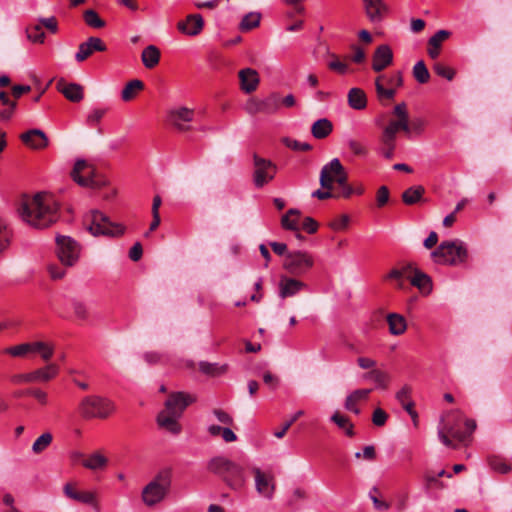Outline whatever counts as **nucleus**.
I'll return each mask as SVG.
<instances>
[{
	"instance_id": "43",
	"label": "nucleus",
	"mask_w": 512,
	"mask_h": 512,
	"mask_svg": "<svg viewBox=\"0 0 512 512\" xmlns=\"http://www.w3.org/2000/svg\"><path fill=\"white\" fill-rule=\"evenodd\" d=\"M424 194L422 186H413L403 192L402 199L405 204L412 205L420 201Z\"/></svg>"
},
{
	"instance_id": "1",
	"label": "nucleus",
	"mask_w": 512,
	"mask_h": 512,
	"mask_svg": "<svg viewBox=\"0 0 512 512\" xmlns=\"http://www.w3.org/2000/svg\"><path fill=\"white\" fill-rule=\"evenodd\" d=\"M19 218L27 225L36 228H47L59 218V205L55 198L46 192L34 196H24L17 207Z\"/></svg>"
},
{
	"instance_id": "50",
	"label": "nucleus",
	"mask_w": 512,
	"mask_h": 512,
	"mask_svg": "<svg viewBox=\"0 0 512 512\" xmlns=\"http://www.w3.org/2000/svg\"><path fill=\"white\" fill-rule=\"evenodd\" d=\"M413 75L415 79L424 84L429 80L430 74L423 61H418L413 67Z\"/></svg>"
},
{
	"instance_id": "48",
	"label": "nucleus",
	"mask_w": 512,
	"mask_h": 512,
	"mask_svg": "<svg viewBox=\"0 0 512 512\" xmlns=\"http://www.w3.org/2000/svg\"><path fill=\"white\" fill-rule=\"evenodd\" d=\"M83 18L85 23L92 28H103L105 26L104 20L100 18L98 13L93 9H88L84 11Z\"/></svg>"
},
{
	"instance_id": "41",
	"label": "nucleus",
	"mask_w": 512,
	"mask_h": 512,
	"mask_svg": "<svg viewBox=\"0 0 512 512\" xmlns=\"http://www.w3.org/2000/svg\"><path fill=\"white\" fill-rule=\"evenodd\" d=\"M261 13L249 12L245 14L239 24V30L242 32H248L260 25Z\"/></svg>"
},
{
	"instance_id": "42",
	"label": "nucleus",
	"mask_w": 512,
	"mask_h": 512,
	"mask_svg": "<svg viewBox=\"0 0 512 512\" xmlns=\"http://www.w3.org/2000/svg\"><path fill=\"white\" fill-rule=\"evenodd\" d=\"M31 353H39L44 361H48L54 354V346L48 342H31Z\"/></svg>"
},
{
	"instance_id": "58",
	"label": "nucleus",
	"mask_w": 512,
	"mask_h": 512,
	"mask_svg": "<svg viewBox=\"0 0 512 512\" xmlns=\"http://www.w3.org/2000/svg\"><path fill=\"white\" fill-rule=\"evenodd\" d=\"M349 222H350L349 216L346 214H343V215L339 216L338 218H335L334 220H332L330 222L329 226L331 229H333L335 231H341V230H345L348 227Z\"/></svg>"
},
{
	"instance_id": "7",
	"label": "nucleus",
	"mask_w": 512,
	"mask_h": 512,
	"mask_svg": "<svg viewBox=\"0 0 512 512\" xmlns=\"http://www.w3.org/2000/svg\"><path fill=\"white\" fill-rule=\"evenodd\" d=\"M316 259L307 250H291L283 260V269L294 277H305L314 268Z\"/></svg>"
},
{
	"instance_id": "23",
	"label": "nucleus",
	"mask_w": 512,
	"mask_h": 512,
	"mask_svg": "<svg viewBox=\"0 0 512 512\" xmlns=\"http://www.w3.org/2000/svg\"><path fill=\"white\" fill-rule=\"evenodd\" d=\"M241 89L245 93H252L259 85V75L256 70L245 68L239 71Z\"/></svg>"
},
{
	"instance_id": "36",
	"label": "nucleus",
	"mask_w": 512,
	"mask_h": 512,
	"mask_svg": "<svg viewBox=\"0 0 512 512\" xmlns=\"http://www.w3.org/2000/svg\"><path fill=\"white\" fill-rule=\"evenodd\" d=\"M333 130V125L327 118H322L313 123L311 133L316 139L326 138Z\"/></svg>"
},
{
	"instance_id": "47",
	"label": "nucleus",
	"mask_w": 512,
	"mask_h": 512,
	"mask_svg": "<svg viewBox=\"0 0 512 512\" xmlns=\"http://www.w3.org/2000/svg\"><path fill=\"white\" fill-rule=\"evenodd\" d=\"M52 440L53 436L50 432L41 434L32 444V451L35 454H40L49 447V445L52 443Z\"/></svg>"
},
{
	"instance_id": "33",
	"label": "nucleus",
	"mask_w": 512,
	"mask_h": 512,
	"mask_svg": "<svg viewBox=\"0 0 512 512\" xmlns=\"http://www.w3.org/2000/svg\"><path fill=\"white\" fill-rule=\"evenodd\" d=\"M348 104L352 109L363 110L367 106V97L360 88H351L347 95Z\"/></svg>"
},
{
	"instance_id": "63",
	"label": "nucleus",
	"mask_w": 512,
	"mask_h": 512,
	"mask_svg": "<svg viewBox=\"0 0 512 512\" xmlns=\"http://www.w3.org/2000/svg\"><path fill=\"white\" fill-rule=\"evenodd\" d=\"M27 394L34 397L41 405L48 403V394L39 388L27 390Z\"/></svg>"
},
{
	"instance_id": "4",
	"label": "nucleus",
	"mask_w": 512,
	"mask_h": 512,
	"mask_svg": "<svg viewBox=\"0 0 512 512\" xmlns=\"http://www.w3.org/2000/svg\"><path fill=\"white\" fill-rule=\"evenodd\" d=\"M434 262L440 265L458 266L466 262L468 250L466 244L459 240L443 241L431 253Z\"/></svg>"
},
{
	"instance_id": "19",
	"label": "nucleus",
	"mask_w": 512,
	"mask_h": 512,
	"mask_svg": "<svg viewBox=\"0 0 512 512\" xmlns=\"http://www.w3.org/2000/svg\"><path fill=\"white\" fill-rule=\"evenodd\" d=\"M20 139L31 149L40 150L48 146V138L40 129H30L22 133Z\"/></svg>"
},
{
	"instance_id": "64",
	"label": "nucleus",
	"mask_w": 512,
	"mask_h": 512,
	"mask_svg": "<svg viewBox=\"0 0 512 512\" xmlns=\"http://www.w3.org/2000/svg\"><path fill=\"white\" fill-rule=\"evenodd\" d=\"M213 415L215 416V418L222 424L224 425H232L233 424V418L230 414H228L227 412H225L224 410H221V409H214L213 410Z\"/></svg>"
},
{
	"instance_id": "40",
	"label": "nucleus",
	"mask_w": 512,
	"mask_h": 512,
	"mask_svg": "<svg viewBox=\"0 0 512 512\" xmlns=\"http://www.w3.org/2000/svg\"><path fill=\"white\" fill-rule=\"evenodd\" d=\"M61 93L72 102H80L84 98L83 87L77 83H69L61 90Z\"/></svg>"
},
{
	"instance_id": "46",
	"label": "nucleus",
	"mask_w": 512,
	"mask_h": 512,
	"mask_svg": "<svg viewBox=\"0 0 512 512\" xmlns=\"http://www.w3.org/2000/svg\"><path fill=\"white\" fill-rule=\"evenodd\" d=\"M71 307L76 318L80 320H87L89 317V309L86 302L81 299L73 298L71 300Z\"/></svg>"
},
{
	"instance_id": "37",
	"label": "nucleus",
	"mask_w": 512,
	"mask_h": 512,
	"mask_svg": "<svg viewBox=\"0 0 512 512\" xmlns=\"http://www.w3.org/2000/svg\"><path fill=\"white\" fill-rule=\"evenodd\" d=\"M395 149L396 139L381 134L378 153L386 159H392L394 157Z\"/></svg>"
},
{
	"instance_id": "29",
	"label": "nucleus",
	"mask_w": 512,
	"mask_h": 512,
	"mask_svg": "<svg viewBox=\"0 0 512 512\" xmlns=\"http://www.w3.org/2000/svg\"><path fill=\"white\" fill-rule=\"evenodd\" d=\"M389 332L394 336H399L405 333L407 329V322L404 316L398 313H389L386 317Z\"/></svg>"
},
{
	"instance_id": "35",
	"label": "nucleus",
	"mask_w": 512,
	"mask_h": 512,
	"mask_svg": "<svg viewBox=\"0 0 512 512\" xmlns=\"http://www.w3.org/2000/svg\"><path fill=\"white\" fill-rule=\"evenodd\" d=\"M160 50L155 45L147 46L141 54V60L143 65L148 68H154L160 61Z\"/></svg>"
},
{
	"instance_id": "57",
	"label": "nucleus",
	"mask_w": 512,
	"mask_h": 512,
	"mask_svg": "<svg viewBox=\"0 0 512 512\" xmlns=\"http://www.w3.org/2000/svg\"><path fill=\"white\" fill-rule=\"evenodd\" d=\"M304 414V412L302 410H299L297 412H295L291 418L286 421L284 424H283V427L278 430V431H275L274 432V436L277 437V438H282L284 437V435L286 434V432L288 431V429L292 426V424L299 418L301 417L302 415Z\"/></svg>"
},
{
	"instance_id": "25",
	"label": "nucleus",
	"mask_w": 512,
	"mask_h": 512,
	"mask_svg": "<svg viewBox=\"0 0 512 512\" xmlns=\"http://www.w3.org/2000/svg\"><path fill=\"white\" fill-rule=\"evenodd\" d=\"M371 391L372 389H356L353 392H351L346 397L344 404L345 409L355 414H359L360 410L357 407L358 403L361 401H365L368 398Z\"/></svg>"
},
{
	"instance_id": "59",
	"label": "nucleus",
	"mask_w": 512,
	"mask_h": 512,
	"mask_svg": "<svg viewBox=\"0 0 512 512\" xmlns=\"http://www.w3.org/2000/svg\"><path fill=\"white\" fill-rule=\"evenodd\" d=\"M75 501L94 506L97 504V496L94 491L79 492Z\"/></svg>"
},
{
	"instance_id": "5",
	"label": "nucleus",
	"mask_w": 512,
	"mask_h": 512,
	"mask_svg": "<svg viewBox=\"0 0 512 512\" xmlns=\"http://www.w3.org/2000/svg\"><path fill=\"white\" fill-rule=\"evenodd\" d=\"M171 483V469L165 468L159 471L142 490L141 497L144 504L152 507L163 501L170 491Z\"/></svg>"
},
{
	"instance_id": "9",
	"label": "nucleus",
	"mask_w": 512,
	"mask_h": 512,
	"mask_svg": "<svg viewBox=\"0 0 512 512\" xmlns=\"http://www.w3.org/2000/svg\"><path fill=\"white\" fill-rule=\"evenodd\" d=\"M71 177L83 187L96 189L105 184V180L96 174L94 167L82 159L75 162Z\"/></svg>"
},
{
	"instance_id": "28",
	"label": "nucleus",
	"mask_w": 512,
	"mask_h": 512,
	"mask_svg": "<svg viewBox=\"0 0 512 512\" xmlns=\"http://www.w3.org/2000/svg\"><path fill=\"white\" fill-rule=\"evenodd\" d=\"M449 36V31L439 30L432 37H430L428 40V55L432 59H436L439 56L441 45Z\"/></svg>"
},
{
	"instance_id": "54",
	"label": "nucleus",
	"mask_w": 512,
	"mask_h": 512,
	"mask_svg": "<svg viewBox=\"0 0 512 512\" xmlns=\"http://www.w3.org/2000/svg\"><path fill=\"white\" fill-rule=\"evenodd\" d=\"M106 111V108H93L87 115L86 123L89 126L94 127L100 122Z\"/></svg>"
},
{
	"instance_id": "11",
	"label": "nucleus",
	"mask_w": 512,
	"mask_h": 512,
	"mask_svg": "<svg viewBox=\"0 0 512 512\" xmlns=\"http://www.w3.org/2000/svg\"><path fill=\"white\" fill-rule=\"evenodd\" d=\"M253 183L255 187L262 188L272 181L277 173V166L270 160L254 155Z\"/></svg>"
},
{
	"instance_id": "24",
	"label": "nucleus",
	"mask_w": 512,
	"mask_h": 512,
	"mask_svg": "<svg viewBox=\"0 0 512 512\" xmlns=\"http://www.w3.org/2000/svg\"><path fill=\"white\" fill-rule=\"evenodd\" d=\"M223 478L231 488L236 490L240 489L245 483L244 469L232 461L229 470H227Z\"/></svg>"
},
{
	"instance_id": "38",
	"label": "nucleus",
	"mask_w": 512,
	"mask_h": 512,
	"mask_svg": "<svg viewBox=\"0 0 512 512\" xmlns=\"http://www.w3.org/2000/svg\"><path fill=\"white\" fill-rule=\"evenodd\" d=\"M144 84L139 79L129 81L121 92V98L123 101L128 102L134 99L138 92L143 90Z\"/></svg>"
},
{
	"instance_id": "55",
	"label": "nucleus",
	"mask_w": 512,
	"mask_h": 512,
	"mask_svg": "<svg viewBox=\"0 0 512 512\" xmlns=\"http://www.w3.org/2000/svg\"><path fill=\"white\" fill-rule=\"evenodd\" d=\"M434 71L438 76L443 77L448 81H451L455 76V71L442 63H436L434 65Z\"/></svg>"
},
{
	"instance_id": "12",
	"label": "nucleus",
	"mask_w": 512,
	"mask_h": 512,
	"mask_svg": "<svg viewBox=\"0 0 512 512\" xmlns=\"http://www.w3.org/2000/svg\"><path fill=\"white\" fill-rule=\"evenodd\" d=\"M393 115L396 119L389 121L383 129L382 135L396 139V135L399 131H403L405 133L408 131V111L406 104H397L393 109Z\"/></svg>"
},
{
	"instance_id": "53",
	"label": "nucleus",
	"mask_w": 512,
	"mask_h": 512,
	"mask_svg": "<svg viewBox=\"0 0 512 512\" xmlns=\"http://www.w3.org/2000/svg\"><path fill=\"white\" fill-rule=\"evenodd\" d=\"M331 60L327 63L330 70L339 74H346L348 72V65L342 62L335 54H331Z\"/></svg>"
},
{
	"instance_id": "21",
	"label": "nucleus",
	"mask_w": 512,
	"mask_h": 512,
	"mask_svg": "<svg viewBox=\"0 0 512 512\" xmlns=\"http://www.w3.org/2000/svg\"><path fill=\"white\" fill-rule=\"evenodd\" d=\"M204 26L203 18L200 14H191L184 21L177 24L178 30L188 36L198 35Z\"/></svg>"
},
{
	"instance_id": "45",
	"label": "nucleus",
	"mask_w": 512,
	"mask_h": 512,
	"mask_svg": "<svg viewBox=\"0 0 512 512\" xmlns=\"http://www.w3.org/2000/svg\"><path fill=\"white\" fill-rule=\"evenodd\" d=\"M331 421L334 422L339 428L343 429L347 436L351 437L354 435L353 424L349 421V419L346 416H343L338 412H335L331 416Z\"/></svg>"
},
{
	"instance_id": "31",
	"label": "nucleus",
	"mask_w": 512,
	"mask_h": 512,
	"mask_svg": "<svg viewBox=\"0 0 512 512\" xmlns=\"http://www.w3.org/2000/svg\"><path fill=\"white\" fill-rule=\"evenodd\" d=\"M107 465L108 458L99 451L88 455L82 461V466L92 471L105 469Z\"/></svg>"
},
{
	"instance_id": "10",
	"label": "nucleus",
	"mask_w": 512,
	"mask_h": 512,
	"mask_svg": "<svg viewBox=\"0 0 512 512\" xmlns=\"http://www.w3.org/2000/svg\"><path fill=\"white\" fill-rule=\"evenodd\" d=\"M57 256L62 264L71 267L74 266L80 257V245L69 236H57Z\"/></svg>"
},
{
	"instance_id": "3",
	"label": "nucleus",
	"mask_w": 512,
	"mask_h": 512,
	"mask_svg": "<svg viewBox=\"0 0 512 512\" xmlns=\"http://www.w3.org/2000/svg\"><path fill=\"white\" fill-rule=\"evenodd\" d=\"M196 400L194 394L186 392L171 393L165 401V408L157 416L158 425L174 435L179 434L181 425L178 420L185 409Z\"/></svg>"
},
{
	"instance_id": "62",
	"label": "nucleus",
	"mask_w": 512,
	"mask_h": 512,
	"mask_svg": "<svg viewBox=\"0 0 512 512\" xmlns=\"http://www.w3.org/2000/svg\"><path fill=\"white\" fill-rule=\"evenodd\" d=\"M387 418L388 415L383 409L376 408L372 415V422L375 426L381 427L385 425Z\"/></svg>"
},
{
	"instance_id": "15",
	"label": "nucleus",
	"mask_w": 512,
	"mask_h": 512,
	"mask_svg": "<svg viewBox=\"0 0 512 512\" xmlns=\"http://www.w3.org/2000/svg\"><path fill=\"white\" fill-rule=\"evenodd\" d=\"M305 290H308V285L298 277L283 275L279 279L278 295L281 299L293 297Z\"/></svg>"
},
{
	"instance_id": "49",
	"label": "nucleus",
	"mask_w": 512,
	"mask_h": 512,
	"mask_svg": "<svg viewBox=\"0 0 512 512\" xmlns=\"http://www.w3.org/2000/svg\"><path fill=\"white\" fill-rule=\"evenodd\" d=\"M27 38L33 43H44L45 33L41 25H34L26 29Z\"/></svg>"
},
{
	"instance_id": "32",
	"label": "nucleus",
	"mask_w": 512,
	"mask_h": 512,
	"mask_svg": "<svg viewBox=\"0 0 512 512\" xmlns=\"http://www.w3.org/2000/svg\"><path fill=\"white\" fill-rule=\"evenodd\" d=\"M362 380L373 382L376 388L386 389L388 387L389 375L385 371L374 368L369 372L363 374Z\"/></svg>"
},
{
	"instance_id": "14",
	"label": "nucleus",
	"mask_w": 512,
	"mask_h": 512,
	"mask_svg": "<svg viewBox=\"0 0 512 512\" xmlns=\"http://www.w3.org/2000/svg\"><path fill=\"white\" fill-rule=\"evenodd\" d=\"M280 107V97L272 93L262 100L250 99L245 105V110L250 115L258 113L273 114Z\"/></svg>"
},
{
	"instance_id": "60",
	"label": "nucleus",
	"mask_w": 512,
	"mask_h": 512,
	"mask_svg": "<svg viewBox=\"0 0 512 512\" xmlns=\"http://www.w3.org/2000/svg\"><path fill=\"white\" fill-rule=\"evenodd\" d=\"M347 147L355 155L365 156L367 154V149L365 146L355 139H349L347 141Z\"/></svg>"
},
{
	"instance_id": "16",
	"label": "nucleus",
	"mask_w": 512,
	"mask_h": 512,
	"mask_svg": "<svg viewBox=\"0 0 512 512\" xmlns=\"http://www.w3.org/2000/svg\"><path fill=\"white\" fill-rule=\"evenodd\" d=\"M345 170L338 158H333L326 163L320 172V185L322 188H333L334 181Z\"/></svg>"
},
{
	"instance_id": "20",
	"label": "nucleus",
	"mask_w": 512,
	"mask_h": 512,
	"mask_svg": "<svg viewBox=\"0 0 512 512\" xmlns=\"http://www.w3.org/2000/svg\"><path fill=\"white\" fill-rule=\"evenodd\" d=\"M253 472L255 475V487L257 492L260 495L268 499H271L273 497L275 488L273 483V477L265 474L259 468H254Z\"/></svg>"
},
{
	"instance_id": "18",
	"label": "nucleus",
	"mask_w": 512,
	"mask_h": 512,
	"mask_svg": "<svg viewBox=\"0 0 512 512\" xmlns=\"http://www.w3.org/2000/svg\"><path fill=\"white\" fill-rule=\"evenodd\" d=\"M105 50L106 45L99 37H89L85 42L79 45L75 59L77 62H83L95 51L103 52Z\"/></svg>"
},
{
	"instance_id": "26",
	"label": "nucleus",
	"mask_w": 512,
	"mask_h": 512,
	"mask_svg": "<svg viewBox=\"0 0 512 512\" xmlns=\"http://www.w3.org/2000/svg\"><path fill=\"white\" fill-rule=\"evenodd\" d=\"M301 220V211L295 208H291L282 216L281 226L285 230L298 232L300 231Z\"/></svg>"
},
{
	"instance_id": "39",
	"label": "nucleus",
	"mask_w": 512,
	"mask_h": 512,
	"mask_svg": "<svg viewBox=\"0 0 512 512\" xmlns=\"http://www.w3.org/2000/svg\"><path fill=\"white\" fill-rule=\"evenodd\" d=\"M231 462V460L225 457L218 456L209 461L208 469L214 474L224 477L227 470H229V467L231 466Z\"/></svg>"
},
{
	"instance_id": "22",
	"label": "nucleus",
	"mask_w": 512,
	"mask_h": 512,
	"mask_svg": "<svg viewBox=\"0 0 512 512\" xmlns=\"http://www.w3.org/2000/svg\"><path fill=\"white\" fill-rule=\"evenodd\" d=\"M393 61V52L388 45H380L374 52L372 68L380 72L388 67Z\"/></svg>"
},
{
	"instance_id": "13",
	"label": "nucleus",
	"mask_w": 512,
	"mask_h": 512,
	"mask_svg": "<svg viewBox=\"0 0 512 512\" xmlns=\"http://www.w3.org/2000/svg\"><path fill=\"white\" fill-rule=\"evenodd\" d=\"M194 116L195 112L193 109L177 107L169 111L167 119L178 132L183 133L192 129L191 122L193 121Z\"/></svg>"
},
{
	"instance_id": "8",
	"label": "nucleus",
	"mask_w": 512,
	"mask_h": 512,
	"mask_svg": "<svg viewBox=\"0 0 512 512\" xmlns=\"http://www.w3.org/2000/svg\"><path fill=\"white\" fill-rule=\"evenodd\" d=\"M115 410L111 400L97 396L84 397L79 404V412L86 419L109 417Z\"/></svg>"
},
{
	"instance_id": "30",
	"label": "nucleus",
	"mask_w": 512,
	"mask_h": 512,
	"mask_svg": "<svg viewBox=\"0 0 512 512\" xmlns=\"http://www.w3.org/2000/svg\"><path fill=\"white\" fill-rule=\"evenodd\" d=\"M487 463L490 469L498 474H508L512 471L511 462L499 455H490L487 457Z\"/></svg>"
},
{
	"instance_id": "51",
	"label": "nucleus",
	"mask_w": 512,
	"mask_h": 512,
	"mask_svg": "<svg viewBox=\"0 0 512 512\" xmlns=\"http://www.w3.org/2000/svg\"><path fill=\"white\" fill-rule=\"evenodd\" d=\"M384 76H379L376 79L375 87L377 96L380 100L382 99H392L395 96V90L393 88H385L382 84V80H384Z\"/></svg>"
},
{
	"instance_id": "44",
	"label": "nucleus",
	"mask_w": 512,
	"mask_h": 512,
	"mask_svg": "<svg viewBox=\"0 0 512 512\" xmlns=\"http://www.w3.org/2000/svg\"><path fill=\"white\" fill-rule=\"evenodd\" d=\"M425 126L426 121L421 117L414 118L411 121L408 120V131H406V136L408 138L420 136L424 132Z\"/></svg>"
},
{
	"instance_id": "17",
	"label": "nucleus",
	"mask_w": 512,
	"mask_h": 512,
	"mask_svg": "<svg viewBox=\"0 0 512 512\" xmlns=\"http://www.w3.org/2000/svg\"><path fill=\"white\" fill-rule=\"evenodd\" d=\"M367 18L370 22L378 24L383 21L389 9L384 0H362Z\"/></svg>"
},
{
	"instance_id": "56",
	"label": "nucleus",
	"mask_w": 512,
	"mask_h": 512,
	"mask_svg": "<svg viewBox=\"0 0 512 512\" xmlns=\"http://www.w3.org/2000/svg\"><path fill=\"white\" fill-rule=\"evenodd\" d=\"M10 230L6 223L0 221V253H2L9 245L10 241Z\"/></svg>"
},
{
	"instance_id": "6",
	"label": "nucleus",
	"mask_w": 512,
	"mask_h": 512,
	"mask_svg": "<svg viewBox=\"0 0 512 512\" xmlns=\"http://www.w3.org/2000/svg\"><path fill=\"white\" fill-rule=\"evenodd\" d=\"M84 224L93 236H121L125 228L119 223L111 222L102 212L93 210L84 217Z\"/></svg>"
},
{
	"instance_id": "61",
	"label": "nucleus",
	"mask_w": 512,
	"mask_h": 512,
	"mask_svg": "<svg viewBox=\"0 0 512 512\" xmlns=\"http://www.w3.org/2000/svg\"><path fill=\"white\" fill-rule=\"evenodd\" d=\"M309 234H314L318 229V223L312 217H304L300 223V229Z\"/></svg>"
},
{
	"instance_id": "34",
	"label": "nucleus",
	"mask_w": 512,
	"mask_h": 512,
	"mask_svg": "<svg viewBox=\"0 0 512 512\" xmlns=\"http://www.w3.org/2000/svg\"><path fill=\"white\" fill-rule=\"evenodd\" d=\"M59 373L58 365L50 363L42 368L33 371L34 382H48L54 379Z\"/></svg>"
},
{
	"instance_id": "27",
	"label": "nucleus",
	"mask_w": 512,
	"mask_h": 512,
	"mask_svg": "<svg viewBox=\"0 0 512 512\" xmlns=\"http://www.w3.org/2000/svg\"><path fill=\"white\" fill-rule=\"evenodd\" d=\"M411 285L416 287L424 296L432 292L433 284L430 276L419 270H415V274L410 279Z\"/></svg>"
},
{
	"instance_id": "2",
	"label": "nucleus",
	"mask_w": 512,
	"mask_h": 512,
	"mask_svg": "<svg viewBox=\"0 0 512 512\" xmlns=\"http://www.w3.org/2000/svg\"><path fill=\"white\" fill-rule=\"evenodd\" d=\"M475 428V421L464 419L459 410L448 411L440 418L437 427L438 439L446 447H454L449 435L459 442H464Z\"/></svg>"
},
{
	"instance_id": "52",
	"label": "nucleus",
	"mask_w": 512,
	"mask_h": 512,
	"mask_svg": "<svg viewBox=\"0 0 512 512\" xmlns=\"http://www.w3.org/2000/svg\"><path fill=\"white\" fill-rule=\"evenodd\" d=\"M4 353L13 357H24L28 353H31V342L8 347L4 350Z\"/></svg>"
}]
</instances>
